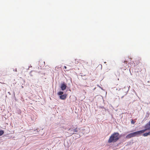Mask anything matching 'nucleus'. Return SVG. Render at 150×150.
I'll list each match as a JSON object with an SVG mask.
<instances>
[{
	"mask_svg": "<svg viewBox=\"0 0 150 150\" xmlns=\"http://www.w3.org/2000/svg\"><path fill=\"white\" fill-rule=\"evenodd\" d=\"M142 133L141 132V130L133 132V133H131L127 135L126 137V138L127 139H130L132 137H138L139 135L142 134Z\"/></svg>",
	"mask_w": 150,
	"mask_h": 150,
	"instance_id": "obj_2",
	"label": "nucleus"
},
{
	"mask_svg": "<svg viewBox=\"0 0 150 150\" xmlns=\"http://www.w3.org/2000/svg\"><path fill=\"white\" fill-rule=\"evenodd\" d=\"M104 63H106V62H104Z\"/></svg>",
	"mask_w": 150,
	"mask_h": 150,
	"instance_id": "obj_20",
	"label": "nucleus"
},
{
	"mask_svg": "<svg viewBox=\"0 0 150 150\" xmlns=\"http://www.w3.org/2000/svg\"><path fill=\"white\" fill-rule=\"evenodd\" d=\"M63 94V92L62 91H60L58 93V94L59 95H62Z\"/></svg>",
	"mask_w": 150,
	"mask_h": 150,
	"instance_id": "obj_9",
	"label": "nucleus"
},
{
	"mask_svg": "<svg viewBox=\"0 0 150 150\" xmlns=\"http://www.w3.org/2000/svg\"><path fill=\"white\" fill-rule=\"evenodd\" d=\"M131 122L132 124H134V122L133 120H132L131 121Z\"/></svg>",
	"mask_w": 150,
	"mask_h": 150,
	"instance_id": "obj_13",
	"label": "nucleus"
},
{
	"mask_svg": "<svg viewBox=\"0 0 150 150\" xmlns=\"http://www.w3.org/2000/svg\"><path fill=\"white\" fill-rule=\"evenodd\" d=\"M144 127L145 128L144 129L141 130L142 134L147 130H150V121L146 123L144 126Z\"/></svg>",
	"mask_w": 150,
	"mask_h": 150,
	"instance_id": "obj_3",
	"label": "nucleus"
},
{
	"mask_svg": "<svg viewBox=\"0 0 150 150\" xmlns=\"http://www.w3.org/2000/svg\"><path fill=\"white\" fill-rule=\"evenodd\" d=\"M120 90H121V89H120L119 90V91H120Z\"/></svg>",
	"mask_w": 150,
	"mask_h": 150,
	"instance_id": "obj_21",
	"label": "nucleus"
},
{
	"mask_svg": "<svg viewBox=\"0 0 150 150\" xmlns=\"http://www.w3.org/2000/svg\"><path fill=\"white\" fill-rule=\"evenodd\" d=\"M101 66V68H102V65H100Z\"/></svg>",
	"mask_w": 150,
	"mask_h": 150,
	"instance_id": "obj_18",
	"label": "nucleus"
},
{
	"mask_svg": "<svg viewBox=\"0 0 150 150\" xmlns=\"http://www.w3.org/2000/svg\"><path fill=\"white\" fill-rule=\"evenodd\" d=\"M147 134V135H150V131L146 133Z\"/></svg>",
	"mask_w": 150,
	"mask_h": 150,
	"instance_id": "obj_12",
	"label": "nucleus"
},
{
	"mask_svg": "<svg viewBox=\"0 0 150 150\" xmlns=\"http://www.w3.org/2000/svg\"><path fill=\"white\" fill-rule=\"evenodd\" d=\"M125 62H126V61H124V63H125Z\"/></svg>",
	"mask_w": 150,
	"mask_h": 150,
	"instance_id": "obj_19",
	"label": "nucleus"
},
{
	"mask_svg": "<svg viewBox=\"0 0 150 150\" xmlns=\"http://www.w3.org/2000/svg\"><path fill=\"white\" fill-rule=\"evenodd\" d=\"M67 87V86L66 83L64 82H63L61 84L60 88L62 91L65 90Z\"/></svg>",
	"mask_w": 150,
	"mask_h": 150,
	"instance_id": "obj_5",
	"label": "nucleus"
},
{
	"mask_svg": "<svg viewBox=\"0 0 150 150\" xmlns=\"http://www.w3.org/2000/svg\"><path fill=\"white\" fill-rule=\"evenodd\" d=\"M119 135V133L117 132H114L110 137L108 141V142L111 143L116 142L120 138Z\"/></svg>",
	"mask_w": 150,
	"mask_h": 150,
	"instance_id": "obj_1",
	"label": "nucleus"
},
{
	"mask_svg": "<svg viewBox=\"0 0 150 150\" xmlns=\"http://www.w3.org/2000/svg\"><path fill=\"white\" fill-rule=\"evenodd\" d=\"M78 131V129L77 128H76L75 129H73V132L70 133L71 134H74V132H77Z\"/></svg>",
	"mask_w": 150,
	"mask_h": 150,
	"instance_id": "obj_7",
	"label": "nucleus"
},
{
	"mask_svg": "<svg viewBox=\"0 0 150 150\" xmlns=\"http://www.w3.org/2000/svg\"><path fill=\"white\" fill-rule=\"evenodd\" d=\"M143 136H144V137H146V136H148L147 135V134L146 133H144L143 134Z\"/></svg>",
	"mask_w": 150,
	"mask_h": 150,
	"instance_id": "obj_11",
	"label": "nucleus"
},
{
	"mask_svg": "<svg viewBox=\"0 0 150 150\" xmlns=\"http://www.w3.org/2000/svg\"><path fill=\"white\" fill-rule=\"evenodd\" d=\"M13 71H17V70H16V69L14 70V69H13Z\"/></svg>",
	"mask_w": 150,
	"mask_h": 150,
	"instance_id": "obj_14",
	"label": "nucleus"
},
{
	"mask_svg": "<svg viewBox=\"0 0 150 150\" xmlns=\"http://www.w3.org/2000/svg\"><path fill=\"white\" fill-rule=\"evenodd\" d=\"M129 90V88L127 87H125L122 90V91L123 93V95H126Z\"/></svg>",
	"mask_w": 150,
	"mask_h": 150,
	"instance_id": "obj_4",
	"label": "nucleus"
},
{
	"mask_svg": "<svg viewBox=\"0 0 150 150\" xmlns=\"http://www.w3.org/2000/svg\"><path fill=\"white\" fill-rule=\"evenodd\" d=\"M64 67L65 69H66L67 68V67L66 66H64Z\"/></svg>",
	"mask_w": 150,
	"mask_h": 150,
	"instance_id": "obj_15",
	"label": "nucleus"
},
{
	"mask_svg": "<svg viewBox=\"0 0 150 150\" xmlns=\"http://www.w3.org/2000/svg\"><path fill=\"white\" fill-rule=\"evenodd\" d=\"M4 133V131L3 130H0V136L2 135Z\"/></svg>",
	"mask_w": 150,
	"mask_h": 150,
	"instance_id": "obj_8",
	"label": "nucleus"
},
{
	"mask_svg": "<svg viewBox=\"0 0 150 150\" xmlns=\"http://www.w3.org/2000/svg\"><path fill=\"white\" fill-rule=\"evenodd\" d=\"M124 96H125V95H124L123 96H122L121 97V98H123V97H124Z\"/></svg>",
	"mask_w": 150,
	"mask_h": 150,
	"instance_id": "obj_16",
	"label": "nucleus"
},
{
	"mask_svg": "<svg viewBox=\"0 0 150 150\" xmlns=\"http://www.w3.org/2000/svg\"><path fill=\"white\" fill-rule=\"evenodd\" d=\"M69 132H71H71H73V129H71V128H69Z\"/></svg>",
	"mask_w": 150,
	"mask_h": 150,
	"instance_id": "obj_10",
	"label": "nucleus"
},
{
	"mask_svg": "<svg viewBox=\"0 0 150 150\" xmlns=\"http://www.w3.org/2000/svg\"><path fill=\"white\" fill-rule=\"evenodd\" d=\"M100 108H104L103 107H100Z\"/></svg>",
	"mask_w": 150,
	"mask_h": 150,
	"instance_id": "obj_17",
	"label": "nucleus"
},
{
	"mask_svg": "<svg viewBox=\"0 0 150 150\" xmlns=\"http://www.w3.org/2000/svg\"><path fill=\"white\" fill-rule=\"evenodd\" d=\"M59 98L60 99L64 100L65 99L67 98V95L66 94H64L61 95L60 96Z\"/></svg>",
	"mask_w": 150,
	"mask_h": 150,
	"instance_id": "obj_6",
	"label": "nucleus"
}]
</instances>
